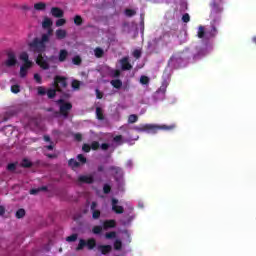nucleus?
<instances>
[{
	"label": "nucleus",
	"mask_w": 256,
	"mask_h": 256,
	"mask_svg": "<svg viewBox=\"0 0 256 256\" xmlns=\"http://www.w3.org/2000/svg\"><path fill=\"white\" fill-rule=\"evenodd\" d=\"M98 173H103V171H105V166L103 165H99L97 168Z\"/></svg>",
	"instance_id": "obj_61"
},
{
	"label": "nucleus",
	"mask_w": 256,
	"mask_h": 256,
	"mask_svg": "<svg viewBox=\"0 0 256 256\" xmlns=\"http://www.w3.org/2000/svg\"><path fill=\"white\" fill-rule=\"evenodd\" d=\"M122 247H123V243L121 242V240H116L114 242V249L116 251H121Z\"/></svg>",
	"instance_id": "obj_38"
},
{
	"label": "nucleus",
	"mask_w": 256,
	"mask_h": 256,
	"mask_svg": "<svg viewBox=\"0 0 256 256\" xmlns=\"http://www.w3.org/2000/svg\"><path fill=\"white\" fill-rule=\"evenodd\" d=\"M78 181L79 183H86L87 185H91L92 183H94L95 179L93 178V176L80 175L78 177Z\"/></svg>",
	"instance_id": "obj_13"
},
{
	"label": "nucleus",
	"mask_w": 256,
	"mask_h": 256,
	"mask_svg": "<svg viewBox=\"0 0 256 256\" xmlns=\"http://www.w3.org/2000/svg\"><path fill=\"white\" fill-rule=\"evenodd\" d=\"M110 84L112 87H114V89H121V87H123V81H121V79L111 80Z\"/></svg>",
	"instance_id": "obj_18"
},
{
	"label": "nucleus",
	"mask_w": 256,
	"mask_h": 256,
	"mask_svg": "<svg viewBox=\"0 0 256 256\" xmlns=\"http://www.w3.org/2000/svg\"><path fill=\"white\" fill-rule=\"evenodd\" d=\"M20 61H29V54L27 52H22L19 56Z\"/></svg>",
	"instance_id": "obj_40"
},
{
	"label": "nucleus",
	"mask_w": 256,
	"mask_h": 256,
	"mask_svg": "<svg viewBox=\"0 0 256 256\" xmlns=\"http://www.w3.org/2000/svg\"><path fill=\"white\" fill-rule=\"evenodd\" d=\"M175 124L171 125H157V124H142L140 126H135L134 130L138 133H151L155 135L159 131H173L175 129Z\"/></svg>",
	"instance_id": "obj_2"
},
{
	"label": "nucleus",
	"mask_w": 256,
	"mask_h": 256,
	"mask_svg": "<svg viewBox=\"0 0 256 256\" xmlns=\"http://www.w3.org/2000/svg\"><path fill=\"white\" fill-rule=\"evenodd\" d=\"M82 151H84V153H89L91 151V146L89 144H83Z\"/></svg>",
	"instance_id": "obj_55"
},
{
	"label": "nucleus",
	"mask_w": 256,
	"mask_h": 256,
	"mask_svg": "<svg viewBox=\"0 0 256 256\" xmlns=\"http://www.w3.org/2000/svg\"><path fill=\"white\" fill-rule=\"evenodd\" d=\"M115 227H117V221L113 219L105 220L102 223V228L104 229V231H107L108 229H115Z\"/></svg>",
	"instance_id": "obj_12"
},
{
	"label": "nucleus",
	"mask_w": 256,
	"mask_h": 256,
	"mask_svg": "<svg viewBox=\"0 0 256 256\" xmlns=\"http://www.w3.org/2000/svg\"><path fill=\"white\" fill-rule=\"evenodd\" d=\"M52 25H53V21L50 18H44L42 22V27L44 29H49L50 27H52Z\"/></svg>",
	"instance_id": "obj_22"
},
{
	"label": "nucleus",
	"mask_w": 256,
	"mask_h": 256,
	"mask_svg": "<svg viewBox=\"0 0 256 256\" xmlns=\"http://www.w3.org/2000/svg\"><path fill=\"white\" fill-rule=\"evenodd\" d=\"M50 13L52 17H55L56 19H61L65 15V12H63V10L59 7H52Z\"/></svg>",
	"instance_id": "obj_11"
},
{
	"label": "nucleus",
	"mask_w": 256,
	"mask_h": 256,
	"mask_svg": "<svg viewBox=\"0 0 256 256\" xmlns=\"http://www.w3.org/2000/svg\"><path fill=\"white\" fill-rule=\"evenodd\" d=\"M87 247L88 251H93L97 247V240L95 238H89L87 240L81 238L76 247V251H83Z\"/></svg>",
	"instance_id": "obj_4"
},
{
	"label": "nucleus",
	"mask_w": 256,
	"mask_h": 256,
	"mask_svg": "<svg viewBox=\"0 0 256 256\" xmlns=\"http://www.w3.org/2000/svg\"><path fill=\"white\" fill-rule=\"evenodd\" d=\"M97 249L102 255H109V252L113 251V247L111 245H98Z\"/></svg>",
	"instance_id": "obj_15"
},
{
	"label": "nucleus",
	"mask_w": 256,
	"mask_h": 256,
	"mask_svg": "<svg viewBox=\"0 0 256 256\" xmlns=\"http://www.w3.org/2000/svg\"><path fill=\"white\" fill-rule=\"evenodd\" d=\"M21 166L24 167V169H29V167H33V163L31 161H29V159L24 158L22 160Z\"/></svg>",
	"instance_id": "obj_27"
},
{
	"label": "nucleus",
	"mask_w": 256,
	"mask_h": 256,
	"mask_svg": "<svg viewBox=\"0 0 256 256\" xmlns=\"http://www.w3.org/2000/svg\"><path fill=\"white\" fill-rule=\"evenodd\" d=\"M11 92L14 94L21 93V86H19L18 84L12 85Z\"/></svg>",
	"instance_id": "obj_37"
},
{
	"label": "nucleus",
	"mask_w": 256,
	"mask_h": 256,
	"mask_svg": "<svg viewBox=\"0 0 256 256\" xmlns=\"http://www.w3.org/2000/svg\"><path fill=\"white\" fill-rule=\"evenodd\" d=\"M120 65L122 71H131L133 69V65H131V62H129V57H123L120 59Z\"/></svg>",
	"instance_id": "obj_9"
},
{
	"label": "nucleus",
	"mask_w": 256,
	"mask_h": 256,
	"mask_svg": "<svg viewBox=\"0 0 256 256\" xmlns=\"http://www.w3.org/2000/svg\"><path fill=\"white\" fill-rule=\"evenodd\" d=\"M137 121H139V116H137L136 114H132L128 117V123H137Z\"/></svg>",
	"instance_id": "obj_34"
},
{
	"label": "nucleus",
	"mask_w": 256,
	"mask_h": 256,
	"mask_svg": "<svg viewBox=\"0 0 256 256\" xmlns=\"http://www.w3.org/2000/svg\"><path fill=\"white\" fill-rule=\"evenodd\" d=\"M211 15H217L223 12V0H212L210 3Z\"/></svg>",
	"instance_id": "obj_6"
},
{
	"label": "nucleus",
	"mask_w": 256,
	"mask_h": 256,
	"mask_svg": "<svg viewBox=\"0 0 256 256\" xmlns=\"http://www.w3.org/2000/svg\"><path fill=\"white\" fill-rule=\"evenodd\" d=\"M133 57H135V59H141V50H134L133 51Z\"/></svg>",
	"instance_id": "obj_54"
},
{
	"label": "nucleus",
	"mask_w": 256,
	"mask_h": 256,
	"mask_svg": "<svg viewBox=\"0 0 256 256\" xmlns=\"http://www.w3.org/2000/svg\"><path fill=\"white\" fill-rule=\"evenodd\" d=\"M109 171H112V173H114V175H119V174H121L122 169L119 166H110Z\"/></svg>",
	"instance_id": "obj_30"
},
{
	"label": "nucleus",
	"mask_w": 256,
	"mask_h": 256,
	"mask_svg": "<svg viewBox=\"0 0 256 256\" xmlns=\"http://www.w3.org/2000/svg\"><path fill=\"white\" fill-rule=\"evenodd\" d=\"M133 219H135V214L128 216L127 223H131V221H133Z\"/></svg>",
	"instance_id": "obj_63"
},
{
	"label": "nucleus",
	"mask_w": 256,
	"mask_h": 256,
	"mask_svg": "<svg viewBox=\"0 0 256 256\" xmlns=\"http://www.w3.org/2000/svg\"><path fill=\"white\" fill-rule=\"evenodd\" d=\"M67 37V30L65 29H58L56 30V39L59 41L65 39Z\"/></svg>",
	"instance_id": "obj_16"
},
{
	"label": "nucleus",
	"mask_w": 256,
	"mask_h": 256,
	"mask_svg": "<svg viewBox=\"0 0 256 256\" xmlns=\"http://www.w3.org/2000/svg\"><path fill=\"white\" fill-rule=\"evenodd\" d=\"M73 65H81L83 63V59H81V56L76 55L72 58Z\"/></svg>",
	"instance_id": "obj_31"
},
{
	"label": "nucleus",
	"mask_w": 256,
	"mask_h": 256,
	"mask_svg": "<svg viewBox=\"0 0 256 256\" xmlns=\"http://www.w3.org/2000/svg\"><path fill=\"white\" fill-rule=\"evenodd\" d=\"M205 55H207V48L201 46L195 47L194 59H201V57H205Z\"/></svg>",
	"instance_id": "obj_8"
},
{
	"label": "nucleus",
	"mask_w": 256,
	"mask_h": 256,
	"mask_svg": "<svg viewBox=\"0 0 256 256\" xmlns=\"http://www.w3.org/2000/svg\"><path fill=\"white\" fill-rule=\"evenodd\" d=\"M218 33L219 32L217 30V27H215V25H212L211 30L206 32V35H207L208 39H211V38L217 37Z\"/></svg>",
	"instance_id": "obj_17"
},
{
	"label": "nucleus",
	"mask_w": 256,
	"mask_h": 256,
	"mask_svg": "<svg viewBox=\"0 0 256 256\" xmlns=\"http://www.w3.org/2000/svg\"><path fill=\"white\" fill-rule=\"evenodd\" d=\"M34 80L36 81V83H38L39 85H41V83H43V78H41V75L39 74H34Z\"/></svg>",
	"instance_id": "obj_52"
},
{
	"label": "nucleus",
	"mask_w": 256,
	"mask_h": 256,
	"mask_svg": "<svg viewBox=\"0 0 256 256\" xmlns=\"http://www.w3.org/2000/svg\"><path fill=\"white\" fill-rule=\"evenodd\" d=\"M126 17H133L134 15H137V11L133 9H126L125 10Z\"/></svg>",
	"instance_id": "obj_41"
},
{
	"label": "nucleus",
	"mask_w": 256,
	"mask_h": 256,
	"mask_svg": "<svg viewBox=\"0 0 256 256\" xmlns=\"http://www.w3.org/2000/svg\"><path fill=\"white\" fill-rule=\"evenodd\" d=\"M101 217V211L100 210H92V218L97 220Z\"/></svg>",
	"instance_id": "obj_43"
},
{
	"label": "nucleus",
	"mask_w": 256,
	"mask_h": 256,
	"mask_svg": "<svg viewBox=\"0 0 256 256\" xmlns=\"http://www.w3.org/2000/svg\"><path fill=\"white\" fill-rule=\"evenodd\" d=\"M67 78L64 76H55L54 87L57 89L58 93H63L62 89H67Z\"/></svg>",
	"instance_id": "obj_5"
},
{
	"label": "nucleus",
	"mask_w": 256,
	"mask_h": 256,
	"mask_svg": "<svg viewBox=\"0 0 256 256\" xmlns=\"http://www.w3.org/2000/svg\"><path fill=\"white\" fill-rule=\"evenodd\" d=\"M47 96H48V99H55L56 95H57V88L56 90L55 89H49L47 92H46Z\"/></svg>",
	"instance_id": "obj_29"
},
{
	"label": "nucleus",
	"mask_w": 256,
	"mask_h": 256,
	"mask_svg": "<svg viewBox=\"0 0 256 256\" xmlns=\"http://www.w3.org/2000/svg\"><path fill=\"white\" fill-rule=\"evenodd\" d=\"M56 103L59 105V112L55 111L54 117H59L60 113L64 119H67V117H69V111L73 109V104H71V102H66L63 98L58 99Z\"/></svg>",
	"instance_id": "obj_3"
},
{
	"label": "nucleus",
	"mask_w": 256,
	"mask_h": 256,
	"mask_svg": "<svg viewBox=\"0 0 256 256\" xmlns=\"http://www.w3.org/2000/svg\"><path fill=\"white\" fill-rule=\"evenodd\" d=\"M112 77H114V79H119V77H121V71L120 70H112Z\"/></svg>",
	"instance_id": "obj_51"
},
{
	"label": "nucleus",
	"mask_w": 256,
	"mask_h": 256,
	"mask_svg": "<svg viewBox=\"0 0 256 256\" xmlns=\"http://www.w3.org/2000/svg\"><path fill=\"white\" fill-rule=\"evenodd\" d=\"M102 232H103V226H94L92 228V233H94V235H101Z\"/></svg>",
	"instance_id": "obj_32"
},
{
	"label": "nucleus",
	"mask_w": 256,
	"mask_h": 256,
	"mask_svg": "<svg viewBox=\"0 0 256 256\" xmlns=\"http://www.w3.org/2000/svg\"><path fill=\"white\" fill-rule=\"evenodd\" d=\"M90 210H91V211L97 210V202H92V203H91Z\"/></svg>",
	"instance_id": "obj_60"
},
{
	"label": "nucleus",
	"mask_w": 256,
	"mask_h": 256,
	"mask_svg": "<svg viewBox=\"0 0 256 256\" xmlns=\"http://www.w3.org/2000/svg\"><path fill=\"white\" fill-rule=\"evenodd\" d=\"M41 191H48L47 186H42L39 188H33L30 190V195H38V193H41Z\"/></svg>",
	"instance_id": "obj_21"
},
{
	"label": "nucleus",
	"mask_w": 256,
	"mask_h": 256,
	"mask_svg": "<svg viewBox=\"0 0 256 256\" xmlns=\"http://www.w3.org/2000/svg\"><path fill=\"white\" fill-rule=\"evenodd\" d=\"M149 81H150V79L147 76H145V75H142L140 77L141 85H149Z\"/></svg>",
	"instance_id": "obj_39"
},
{
	"label": "nucleus",
	"mask_w": 256,
	"mask_h": 256,
	"mask_svg": "<svg viewBox=\"0 0 256 256\" xmlns=\"http://www.w3.org/2000/svg\"><path fill=\"white\" fill-rule=\"evenodd\" d=\"M21 9H23V11H31V8L29 7V5H26V4L22 5Z\"/></svg>",
	"instance_id": "obj_62"
},
{
	"label": "nucleus",
	"mask_w": 256,
	"mask_h": 256,
	"mask_svg": "<svg viewBox=\"0 0 256 256\" xmlns=\"http://www.w3.org/2000/svg\"><path fill=\"white\" fill-rule=\"evenodd\" d=\"M78 237H79L78 234H72V235L66 237V241H67L68 243H75V241H77V238H78Z\"/></svg>",
	"instance_id": "obj_33"
},
{
	"label": "nucleus",
	"mask_w": 256,
	"mask_h": 256,
	"mask_svg": "<svg viewBox=\"0 0 256 256\" xmlns=\"http://www.w3.org/2000/svg\"><path fill=\"white\" fill-rule=\"evenodd\" d=\"M65 23H67V20L60 18L56 21V27H63V25H65Z\"/></svg>",
	"instance_id": "obj_45"
},
{
	"label": "nucleus",
	"mask_w": 256,
	"mask_h": 256,
	"mask_svg": "<svg viewBox=\"0 0 256 256\" xmlns=\"http://www.w3.org/2000/svg\"><path fill=\"white\" fill-rule=\"evenodd\" d=\"M123 139V136L118 135L114 137V141H116V143H118V141H121Z\"/></svg>",
	"instance_id": "obj_64"
},
{
	"label": "nucleus",
	"mask_w": 256,
	"mask_h": 256,
	"mask_svg": "<svg viewBox=\"0 0 256 256\" xmlns=\"http://www.w3.org/2000/svg\"><path fill=\"white\" fill-rule=\"evenodd\" d=\"M27 71H28L27 68H25L23 66L20 67V77L22 79H25V77H27Z\"/></svg>",
	"instance_id": "obj_42"
},
{
	"label": "nucleus",
	"mask_w": 256,
	"mask_h": 256,
	"mask_svg": "<svg viewBox=\"0 0 256 256\" xmlns=\"http://www.w3.org/2000/svg\"><path fill=\"white\" fill-rule=\"evenodd\" d=\"M74 139H75V141L81 142V141H83V135L81 133H76L74 135Z\"/></svg>",
	"instance_id": "obj_57"
},
{
	"label": "nucleus",
	"mask_w": 256,
	"mask_h": 256,
	"mask_svg": "<svg viewBox=\"0 0 256 256\" xmlns=\"http://www.w3.org/2000/svg\"><path fill=\"white\" fill-rule=\"evenodd\" d=\"M77 159L80 163H82L84 165V163H87V158H85V156L83 154H79L77 156Z\"/></svg>",
	"instance_id": "obj_53"
},
{
	"label": "nucleus",
	"mask_w": 256,
	"mask_h": 256,
	"mask_svg": "<svg viewBox=\"0 0 256 256\" xmlns=\"http://www.w3.org/2000/svg\"><path fill=\"white\" fill-rule=\"evenodd\" d=\"M96 97L97 99H103V92H101L99 89H96Z\"/></svg>",
	"instance_id": "obj_58"
},
{
	"label": "nucleus",
	"mask_w": 256,
	"mask_h": 256,
	"mask_svg": "<svg viewBox=\"0 0 256 256\" xmlns=\"http://www.w3.org/2000/svg\"><path fill=\"white\" fill-rule=\"evenodd\" d=\"M94 55L97 59H101V57H103V55H105V51H103L102 48L97 47L94 49Z\"/></svg>",
	"instance_id": "obj_24"
},
{
	"label": "nucleus",
	"mask_w": 256,
	"mask_h": 256,
	"mask_svg": "<svg viewBox=\"0 0 256 256\" xmlns=\"http://www.w3.org/2000/svg\"><path fill=\"white\" fill-rule=\"evenodd\" d=\"M68 165L70 166V167H75V168H77V167H81V163H79L77 160H75V159H70L69 161H68Z\"/></svg>",
	"instance_id": "obj_36"
},
{
	"label": "nucleus",
	"mask_w": 256,
	"mask_h": 256,
	"mask_svg": "<svg viewBox=\"0 0 256 256\" xmlns=\"http://www.w3.org/2000/svg\"><path fill=\"white\" fill-rule=\"evenodd\" d=\"M71 87L72 89H74V91H79L81 89V81L73 80L71 83Z\"/></svg>",
	"instance_id": "obj_26"
},
{
	"label": "nucleus",
	"mask_w": 256,
	"mask_h": 256,
	"mask_svg": "<svg viewBox=\"0 0 256 256\" xmlns=\"http://www.w3.org/2000/svg\"><path fill=\"white\" fill-rule=\"evenodd\" d=\"M47 43H49V34H43L41 39L36 37L33 41L28 43L29 51H32V53H38L36 63L44 70L49 69L47 55H43V53H45V49H47Z\"/></svg>",
	"instance_id": "obj_1"
},
{
	"label": "nucleus",
	"mask_w": 256,
	"mask_h": 256,
	"mask_svg": "<svg viewBox=\"0 0 256 256\" xmlns=\"http://www.w3.org/2000/svg\"><path fill=\"white\" fill-rule=\"evenodd\" d=\"M22 67H24V69H31L33 67V62L28 60L26 62H24V64L22 65Z\"/></svg>",
	"instance_id": "obj_47"
},
{
	"label": "nucleus",
	"mask_w": 256,
	"mask_h": 256,
	"mask_svg": "<svg viewBox=\"0 0 256 256\" xmlns=\"http://www.w3.org/2000/svg\"><path fill=\"white\" fill-rule=\"evenodd\" d=\"M7 57L5 62L6 67H15V65H17V57L15 56V53L8 52Z\"/></svg>",
	"instance_id": "obj_7"
},
{
	"label": "nucleus",
	"mask_w": 256,
	"mask_h": 256,
	"mask_svg": "<svg viewBox=\"0 0 256 256\" xmlns=\"http://www.w3.org/2000/svg\"><path fill=\"white\" fill-rule=\"evenodd\" d=\"M168 86L169 84L167 83V81H164L160 86V88L157 90V93H162V95H165V93H167Z\"/></svg>",
	"instance_id": "obj_25"
},
{
	"label": "nucleus",
	"mask_w": 256,
	"mask_h": 256,
	"mask_svg": "<svg viewBox=\"0 0 256 256\" xmlns=\"http://www.w3.org/2000/svg\"><path fill=\"white\" fill-rule=\"evenodd\" d=\"M91 149L93 150V151H97V149H99V147H100V144H99V142L98 141H93L92 143H91Z\"/></svg>",
	"instance_id": "obj_49"
},
{
	"label": "nucleus",
	"mask_w": 256,
	"mask_h": 256,
	"mask_svg": "<svg viewBox=\"0 0 256 256\" xmlns=\"http://www.w3.org/2000/svg\"><path fill=\"white\" fill-rule=\"evenodd\" d=\"M35 11H45L47 4L45 2H38L34 4Z\"/></svg>",
	"instance_id": "obj_20"
},
{
	"label": "nucleus",
	"mask_w": 256,
	"mask_h": 256,
	"mask_svg": "<svg viewBox=\"0 0 256 256\" xmlns=\"http://www.w3.org/2000/svg\"><path fill=\"white\" fill-rule=\"evenodd\" d=\"M105 237L107 239H115L117 237V232L112 231L105 234Z\"/></svg>",
	"instance_id": "obj_44"
},
{
	"label": "nucleus",
	"mask_w": 256,
	"mask_h": 256,
	"mask_svg": "<svg viewBox=\"0 0 256 256\" xmlns=\"http://www.w3.org/2000/svg\"><path fill=\"white\" fill-rule=\"evenodd\" d=\"M182 21H183V23H189L191 21V16H189V13H185L182 16Z\"/></svg>",
	"instance_id": "obj_50"
},
{
	"label": "nucleus",
	"mask_w": 256,
	"mask_h": 256,
	"mask_svg": "<svg viewBox=\"0 0 256 256\" xmlns=\"http://www.w3.org/2000/svg\"><path fill=\"white\" fill-rule=\"evenodd\" d=\"M67 57H69V51H67V49H61L58 53V61L60 63H65Z\"/></svg>",
	"instance_id": "obj_14"
},
{
	"label": "nucleus",
	"mask_w": 256,
	"mask_h": 256,
	"mask_svg": "<svg viewBox=\"0 0 256 256\" xmlns=\"http://www.w3.org/2000/svg\"><path fill=\"white\" fill-rule=\"evenodd\" d=\"M103 193H105V195H109V193H111V186L109 184H105L103 186Z\"/></svg>",
	"instance_id": "obj_46"
},
{
	"label": "nucleus",
	"mask_w": 256,
	"mask_h": 256,
	"mask_svg": "<svg viewBox=\"0 0 256 256\" xmlns=\"http://www.w3.org/2000/svg\"><path fill=\"white\" fill-rule=\"evenodd\" d=\"M207 35V32H205V27L204 26H199L198 27V32H197V37L199 39H203Z\"/></svg>",
	"instance_id": "obj_23"
},
{
	"label": "nucleus",
	"mask_w": 256,
	"mask_h": 256,
	"mask_svg": "<svg viewBox=\"0 0 256 256\" xmlns=\"http://www.w3.org/2000/svg\"><path fill=\"white\" fill-rule=\"evenodd\" d=\"M37 91H38V95H41V96L47 95V91L45 90V88L43 86H39L37 88Z\"/></svg>",
	"instance_id": "obj_48"
},
{
	"label": "nucleus",
	"mask_w": 256,
	"mask_h": 256,
	"mask_svg": "<svg viewBox=\"0 0 256 256\" xmlns=\"http://www.w3.org/2000/svg\"><path fill=\"white\" fill-rule=\"evenodd\" d=\"M100 147H101L102 151H107V149H109V144L103 143V144H101Z\"/></svg>",
	"instance_id": "obj_59"
},
{
	"label": "nucleus",
	"mask_w": 256,
	"mask_h": 256,
	"mask_svg": "<svg viewBox=\"0 0 256 256\" xmlns=\"http://www.w3.org/2000/svg\"><path fill=\"white\" fill-rule=\"evenodd\" d=\"M117 203H119V200L113 198L112 199V211H114V213H116V215H121L124 213L125 209L123 208V206L117 205Z\"/></svg>",
	"instance_id": "obj_10"
},
{
	"label": "nucleus",
	"mask_w": 256,
	"mask_h": 256,
	"mask_svg": "<svg viewBox=\"0 0 256 256\" xmlns=\"http://www.w3.org/2000/svg\"><path fill=\"white\" fill-rule=\"evenodd\" d=\"M74 24L77 25V27H81V25H83V17H81V15H76L74 17Z\"/></svg>",
	"instance_id": "obj_28"
},
{
	"label": "nucleus",
	"mask_w": 256,
	"mask_h": 256,
	"mask_svg": "<svg viewBox=\"0 0 256 256\" xmlns=\"http://www.w3.org/2000/svg\"><path fill=\"white\" fill-rule=\"evenodd\" d=\"M96 119H98V121L105 120V115L103 114V108L96 107Z\"/></svg>",
	"instance_id": "obj_19"
},
{
	"label": "nucleus",
	"mask_w": 256,
	"mask_h": 256,
	"mask_svg": "<svg viewBox=\"0 0 256 256\" xmlns=\"http://www.w3.org/2000/svg\"><path fill=\"white\" fill-rule=\"evenodd\" d=\"M15 169H17V165L15 163H10L7 165L8 171H15Z\"/></svg>",
	"instance_id": "obj_56"
},
{
	"label": "nucleus",
	"mask_w": 256,
	"mask_h": 256,
	"mask_svg": "<svg viewBox=\"0 0 256 256\" xmlns=\"http://www.w3.org/2000/svg\"><path fill=\"white\" fill-rule=\"evenodd\" d=\"M23 217H25V209L20 208L16 211V218L23 219Z\"/></svg>",
	"instance_id": "obj_35"
}]
</instances>
